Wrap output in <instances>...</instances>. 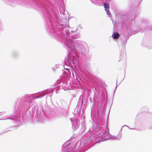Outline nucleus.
Listing matches in <instances>:
<instances>
[{
  "mask_svg": "<svg viewBox=\"0 0 152 152\" xmlns=\"http://www.w3.org/2000/svg\"><path fill=\"white\" fill-rule=\"evenodd\" d=\"M113 38L115 39H117L119 36V34L118 33H115L113 35Z\"/></svg>",
  "mask_w": 152,
  "mask_h": 152,
  "instance_id": "obj_1",
  "label": "nucleus"
},
{
  "mask_svg": "<svg viewBox=\"0 0 152 152\" xmlns=\"http://www.w3.org/2000/svg\"><path fill=\"white\" fill-rule=\"evenodd\" d=\"M104 6L105 9H107L109 8V6L108 4H107L106 3H104Z\"/></svg>",
  "mask_w": 152,
  "mask_h": 152,
  "instance_id": "obj_2",
  "label": "nucleus"
},
{
  "mask_svg": "<svg viewBox=\"0 0 152 152\" xmlns=\"http://www.w3.org/2000/svg\"><path fill=\"white\" fill-rule=\"evenodd\" d=\"M105 10L106 11V12L107 13V14L108 15H110V11L109 10H108V9H105Z\"/></svg>",
  "mask_w": 152,
  "mask_h": 152,
  "instance_id": "obj_3",
  "label": "nucleus"
}]
</instances>
